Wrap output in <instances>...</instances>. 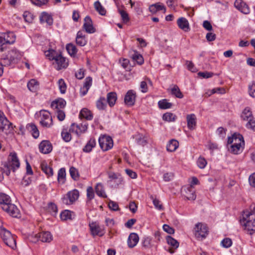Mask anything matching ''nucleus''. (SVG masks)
Masks as SVG:
<instances>
[{"instance_id":"obj_1","label":"nucleus","mask_w":255,"mask_h":255,"mask_svg":"<svg viewBox=\"0 0 255 255\" xmlns=\"http://www.w3.org/2000/svg\"><path fill=\"white\" fill-rule=\"evenodd\" d=\"M242 222L245 229L252 235L255 232V203L250 205L249 210L243 212Z\"/></svg>"},{"instance_id":"obj_2","label":"nucleus","mask_w":255,"mask_h":255,"mask_svg":"<svg viewBox=\"0 0 255 255\" xmlns=\"http://www.w3.org/2000/svg\"><path fill=\"white\" fill-rule=\"evenodd\" d=\"M45 55L49 57L50 60H55L56 64V69L59 70L62 68H66L68 66V63L65 58L61 54H59L54 50H49L45 52Z\"/></svg>"},{"instance_id":"obj_3","label":"nucleus","mask_w":255,"mask_h":255,"mask_svg":"<svg viewBox=\"0 0 255 255\" xmlns=\"http://www.w3.org/2000/svg\"><path fill=\"white\" fill-rule=\"evenodd\" d=\"M15 36L12 32H7L0 34V51L2 52L7 48V44L13 43Z\"/></svg>"},{"instance_id":"obj_4","label":"nucleus","mask_w":255,"mask_h":255,"mask_svg":"<svg viewBox=\"0 0 255 255\" xmlns=\"http://www.w3.org/2000/svg\"><path fill=\"white\" fill-rule=\"evenodd\" d=\"M0 235L3 241L7 246L12 249L16 247V241L11 233L5 229H1Z\"/></svg>"},{"instance_id":"obj_5","label":"nucleus","mask_w":255,"mask_h":255,"mask_svg":"<svg viewBox=\"0 0 255 255\" xmlns=\"http://www.w3.org/2000/svg\"><path fill=\"white\" fill-rule=\"evenodd\" d=\"M0 130L7 134L13 130L12 124L5 117L3 113L0 111Z\"/></svg>"},{"instance_id":"obj_6","label":"nucleus","mask_w":255,"mask_h":255,"mask_svg":"<svg viewBox=\"0 0 255 255\" xmlns=\"http://www.w3.org/2000/svg\"><path fill=\"white\" fill-rule=\"evenodd\" d=\"M79 192L77 189L69 191L61 199L63 204L70 205L73 204L79 198Z\"/></svg>"},{"instance_id":"obj_7","label":"nucleus","mask_w":255,"mask_h":255,"mask_svg":"<svg viewBox=\"0 0 255 255\" xmlns=\"http://www.w3.org/2000/svg\"><path fill=\"white\" fill-rule=\"evenodd\" d=\"M194 235L198 240L205 239L208 235V227L206 224L198 223L194 228Z\"/></svg>"},{"instance_id":"obj_8","label":"nucleus","mask_w":255,"mask_h":255,"mask_svg":"<svg viewBox=\"0 0 255 255\" xmlns=\"http://www.w3.org/2000/svg\"><path fill=\"white\" fill-rule=\"evenodd\" d=\"M99 143L101 148L103 151H107L113 146V140L111 136L101 135L99 138Z\"/></svg>"},{"instance_id":"obj_9","label":"nucleus","mask_w":255,"mask_h":255,"mask_svg":"<svg viewBox=\"0 0 255 255\" xmlns=\"http://www.w3.org/2000/svg\"><path fill=\"white\" fill-rule=\"evenodd\" d=\"M33 236L29 237V240L32 242H36L40 240L42 242H50L52 240V236L49 232H42L35 234L34 238L32 239Z\"/></svg>"},{"instance_id":"obj_10","label":"nucleus","mask_w":255,"mask_h":255,"mask_svg":"<svg viewBox=\"0 0 255 255\" xmlns=\"http://www.w3.org/2000/svg\"><path fill=\"white\" fill-rule=\"evenodd\" d=\"M41 117L40 124L43 127L50 128L53 125L52 117L48 112L41 111L40 112Z\"/></svg>"},{"instance_id":"obj_11","label":"nucleus","mask_w":255,"mask_h":255,"mask_svg":"<svg viewBox=\"0 0 255 255\" xmlns=\"http://www.w3.org/2000/svg\"><path fill=\"white\" fill-rule=\"evenodd\" d=\"M88 126V124L87 123H82L80 125L73 123L70 126L69 131L74 132L79 136L87 131Z\"/></svg>"},{"instance_id":"obj_12","label":"nucleus","mask_w":255,"mask_h":255,"mask_svg":"<svg viewBox=\"0 0 255 255\" xmlns=\"http://www.w3.org/2000/svg\"><path fill=\"white\" fill-rule=\"evenodd\" d=\"M2 209L9 215L14 218H18L20 215V211L17 207L11 203L3 205Z\"/></svg>"},{"instance_id":"obj_13","label":"nucleus","mask_w":255,"mask_h":255,"mask_svg":"<svg viewBox=\"0 0 255 255\" xmlns=\"http://www.w3.org/2000/svg\"><path fill=\"white\" fill-rule=\"evenodd\" d=\"M4 163H9L10 165V171L11 169L13 172L15 171L16 169L19 167L20 162L17 156V154L15 152H11L10 153L7 162H4Z\"/></svg>"},{"instance_id":"obj_14","label":"nucleus","mask_w":255,"mask_h":255,"mask_svg":"<svg viewBox=\"0 0 255 255\" xmlns=\"http://www.w3.org/2000/svg\"><path fill=\"white\" fill-rule=\"evenodd\" d=\"M52 149V145L49 140H42L39 144V151L43 154L49 153Z\"/></svg>"},{"instance_id":"obj_15","label":"nucleus","mask_w":255,"mask_h":255,"mask_svg":"<svg viewBox=\"0 0 255 255\" xmlns=\"http://www.w3.org/2000/svg\"><path fill=\"white\" fill-rule=\"evenodd\" d=\"M228 144L233 143H240L241 145H245V141L243 135L239 133H234L232 136L228 138Z\"/></svg>"},{"instance_id":"obj_16","label":"nucleus","mask_w":255,"mask_h":255,"mask_svg":"<svg viewBox=\"0 0 255 255\" xmlns=\"http://www.w3.org/2000/svg\"><path fill=\"white\" fill-rule=\"evenodd\" d=\"M91 234L93 236H103L104 234V231L98 224L96 223H92L89 225Z\"/></svg>"},{"instance_id":"obj_17","label":"nucleus","mask_w":255,"mask_h":255,"mask_svg":"<svg viewBox=\"0 0 255 255\" xmlns=\"http://www.w3.org/2000/svg\"><path fill=\"white\" fill-rule=\"evenodd\" d=\"M83 28L86 32L88 33H93L95 32L96 29L94 27L93 22L90 16H87L84 18V23Z\"/></svg>"},{"instance_id":"obj_18","label":"nucleus","mask_w":255,"mask_h":255,"mask_svg":"<svg viewBox=\"0 0 255 255\" xmlns=\"http://www.w3.org/2000/svg\"><path fill=\"white\" fill-rule=\"evenodd\" d=\"M66 104V102L64 99L61 98H58L51 103L50 106L54 110H61L63 109Z\"/></svg>"},{"instance_id":"obj_19","label":"nucleus","mask_w":255,"mask_h":255,"mask_svg":"<svg viewBox=\"0 0 255 255\" xmlns=\"http://www.w3.org/2000/svg\"><path fill=\"white\" fill-rule=\"evenodd\" d=\"M177 24L181 29L185 32H187L190 29L188 21L185 17L179 18L177 20Z\"/></svg>"},{"instance_id":"obj_20","label":"nucleus","mask_w":255,"mask_h":255,"mask_svg":"<svg viewBox=\"0 0 255 255\" xmlns=\"http://www.w3.org/2000/svg\"><path fill=\"white\" fill-rule=\"evenodd\" d=\"M8 55L10 58V60L13 61V62L14 63H17L22 56V53L15 49H12L9 51Z\"/></svg>"},{"instance_id":"obj_21","label":"nucleus","mask_w":255,"mask_h":255,"mask_svg":"<svg viewBox=\"0 0 255 255\" xmlns=\"http://www.w3.org/2000/svg\"><path fill=\"white\" fill-rule=\"evenodd\" d=\"M139 241V237L136 233H130L128 239V245L129 248H132L134 247Z\"/></svg>"},{"instance_id":"obj_22","label":"nucleus","mask_w":255,"mask_h":255,"mask_svg":"<svg viewBox=\"0 0 255 255\" xmlns=\"http://www.w3.org/2000/svg\"><path fill=\"white\" fill-rule=\"evenodd\" d=\"M92 84V78L91 77H87L85 80L84 85L80 89V94L83 95H86Z\"/></svg>"},{"instance_id":"obj_23","label":"nucleus","mask_w":255,"mask_h":255,"mask_svg":"<svg viewBox=\"0 0 255 255\" xmlns=\"http://www.w3.org/2000/svg\"><path fill=\"white\" fill-rule=\"evenodd\" d=\"M244 146L241 145L240 143H233L229 147V150L234 154L240 153L243 150Z\"/></svg>"},{"instance_id":"obj_24","label":"nucleus","mask_w":255,"mask_h":255,"mask_svg":"<svg viewBox=\"0 0 255 255\" xmlns=\"http://www.w3.org/2000/svg\"><path fill=\"white\" fill-rule=\"evenodd\" d=\"M187 127L190 129H193L196 126V117L193 114H190L187 116Z\"/></svg>"},{"instance_id":"obj_25","label":"nucleus","mask_w":255,"mask_h":255,"mask_svg":"<svg viewBox=\"0 0 255 255\" xmlns=\"http://www.w3.org/2000/svg\"><path fill=\"white\" fill-rule=\"evenodd\" d=\"M76 42L77 45L80 46H84L87 43L85 35L81 31H79L77 33Z\"/></svg>"},{"instance_id":"obj_26","label":"nucleus","mask_w":255,"mask_h":255,"mask_svg":"<svg viewBox=\"0 0 255 255\" xmlns=\"http://www.w3.org/2000/svg\"><path fill=\"white\" fill-rule=\"evenodd\" d=\"M95 189L98 196L103 198H107L108 196L105 192L104 187L101 183H97L95 187Z\"/></svg>"},{"instance_id":"obj_27","label":"nucleus","mask_w":255,"mask_h":255,"mask_svg":"<svg viewBox=\"0 0 255 255\" xmlns=\"http://www.w3.org/2000/svg\"><path fill=\"white\" fill-rule=\"evenodd\" d=\"M96 139L93 137L91 138L87 142L85 146L83 147V152L86 153L90 152L92 150V149L96 146Z\"/></svg>"},{"instance_id":"obj_28","label":"nucleus","mask_w":255,"mask_h":255,"mask_svg":"<svg viewBox=\"0 0 255 255\" xmlns=\"http://www.w3.org/2000/svg\"><path fill=\"white\" fill-rule=\"evenodd\" d=\"M2 165L3 167H0V181L3 179V174H5L7 176L10 174V165L9 163H3Z\"/></svg>"},{"instance_id":"obj_29","label":"nucleus","mask_w":255,"mask_h":255,"mask_svg":"<svg viewBox=\"0 0 255 255\" xmlns=\"http://www.w3.org/2000/svg\"><path fill=\"white\" fill-rule=\"evenodd\" d=\"M26 128L28 129V130L31 133L33 137L34 138H37L39 136V130L37 127L34 124H28L26 126Z\"/></svg>"},{"instance_id":"obj_30","label":"nucleus","mask_w":255,"mask_h":255,"mask_svg":"<svg viewBox=\"0 0 255 255\" xmlns=\"http://www.w3.org/2000/svg\"><path fill=\"white\" fill-rule=\"evenodd\" d=\"M80 118H83L87 120H92L93 118V115L92 112L87 108L82 109L79 114Z\"/></svg>"},{"instance_id":"obj_31","label":"nucleus","mask_w":255,"mask_h":255,"mask_svg":"<svg viewBox=\"0 0 255 255\" xmlns=\"http://www.w3.org/2000/svg\"><path fill=\"white\" fill-rule=\"evenodd\" d=\"M149 10L152 13H155L159 10H164V12H165L166 8L164 5L158 2L150 5Z\"/></svg>"},{"instance_id":"obj_32","label":"nucleus","mask_w":255,"mask_h":255,"mask_svg":"<svg viewBox=\"0 0 255 255\" xmlns=\"http://www.w3.org/2000/svg\"><path fill=\"white\" fill-rule=\"evenodd\" d=\"M226 93V89L224 88L217 87L211 90H208L206 94L208 96H211L213 94L223 95Z\"/></svg>"},{"instance_id":"obj_33","label":"nucleus","mask_w":255,"mask_h":255,"mask_svg":"<svg viewBox=\"0 0 255 255\" xmlns=\"http://www.w3.org/2000/svg\"><path fill=\"white\" fill-rule=\"evenodd\" d=\"M241 119L244 121H249L253 118L252 112L249 107H246L242 112L241 115Z\"/></svg>"},{"instance_id":"obj_34","label":"nucleus","mask_w":255,"mask_h":255,"mask_svg":"<svg viewBox=\"0 0 255 255\" xmlns=\"http://www.w3.org/2000/svg\"><path fill=\"white\" fill-rule=\"evenodd\" d=\"M243 4V10L244 14H248L250 12V9L248 5L242 0H236L234 2V5L236 8L238 9Z\"/></svg>"},{"instance_id":"obj_35","label":"nucleus","mask_w":255,"mask_h":255,"mask_svg":"<svg viewBox=\"0 0 255 255\" xmlns=\"http://www.w3.org/2000/svg\"><path fill=\"white\" fill-rule=\"evenodd\" d=\"M179 143L175 139H171L167 143L166 145L167 150L170 152L174 151L178 147Z\"/></svg>"},{"instance_id":"obj_36","label":"nucleus","mask_w":255,"mask_h":255,"mask_svg":"<svg viewBox=\"0 0 255 255\" xmlns=\"http://www.w3.org/2000/svg\"><path fill=\"white\" fill-rule=\"evenodd\" d=\"M131 58L133 61H135L139 65H142L144 63V59L142 56L136 51H133V54H132Z\"/></svg>"},{"instance_id":"obj_37","label":"nucleus","mask_w":255,"mask_h":255,"mask_svg":"<svg viewBox=\"0 0 255 255\" xmlns=\"http://www.w3.org/2000/svg\"><path fill=\"white\" fill-rule=\"evenodd\" d=\"M40 20L42 22H46L49 25H51L53 24L52 17L45 12L42 13Z\"/></svg>"},{"instance_id":"obj_38","label":"nucleus","mask_w":255,"mask_h":255,"mask_svg":"<svg viewBox=\"0 0 255 255\" xmlns=\"http://www.w3.org/2000/svg\"><path fill=\"white\" fill-rule=\"evenodd\" d=\"M27 86L30 91L35 92L38 89L39 84L35 79H31L27 83Z\"/></svg>"},{"instance_id":"obj_39","label":"nucleus","mask_w":255,"mask_h":255,"mask_svg":"<svg viewBox=\"0 0 255 255\" xmlns=\"http://www.w3.org/2000/svg\"><path fill=\"white\" fill-rule=\"evenodd\" d=\"M185 196L189 200H195L196 198L195 191L191 187L186 189Z\"/></svg>"},{"instance_id":"obj_40","label":"nucleus","mask_w":255,"mask_h":255,"mask_svg":"<svg viewBox=\"0 0 255 255\" xmlns=\"http://www.w3.org/2000/svg\"><path fill=\"white\" fill-rule=\"evenodd\" d=\"M11 202V199L10 197L3 193H0V204L1 206V208L3 205L5 204H8Z\"/></svg>"},{"instance_id":"obj_41","label":"nucleus","mask_w":255,"mask_h":255,"mask_svg":"<svg viewBox=\"0 0 255 255\" xmlns=\"http://www.w3.org/2000/svg\"><path fill=\"white\" fill-rule=\"evenodd\" d=\"M96 107L99 110H104L107 107V101L105 97H101L97 101Z\"/></svg>"},{"instance_id":"obj_42","label":"nucleus","mask_w":255,"mask_h":255,"mask_svg":"<svg viewBox=\"0 0 255 255\" xmlns=\"http://www.w3.org/2000/svg\"><path fill=\"white\" fill-rule=\"evenodd\" d=\"M109 178L110 180L109 182L112 183L113 181H114L115 180H117V182L119 183H122L123 182V179L120 174H116L115 173H112L109 175Z\"/></svg>"},{"instance_id":"obj_43","label":"nucleus","mask_w":255,"mask_h":255,"mask_svg":"<svg viewBox=\"0 0 255 255\" xmlns=\"http://www.w3.org/2000/svg\"><path fill=\"white\" fill-rule=\"evenodd\" d=\"M94 7L95 9L102 15H105L106 13V10L102 5L99 1H96L94 3Z\"/></svg>"},{"instance_id":"obj_44","label":"nucleus","mask_w":255,"mask_h":255,"mask_svg":"<svg viewBox=\"0 0 255 255\" xmlns=\"http://www.w3.org/2000/svg\"><path fill=\"white\" fill-rule=\"evenodd\" d=\"M169 94L174 96H181L182 94L179 87L176 85H172L168 89Z\"/></svg>"},{"instance_id":"obj_45","label":"nucleus","mask_w":255,"mask_h":255,"mask_svg":"<svg viewBox=\"0 0 255 255\" xmlns=\"http://www.w3.org/2000/svg\"><path fill=\"white\" fill-rule=\"evenodd\" d=\"M158 105L160 109H169L172 106V104L168 102L167 99H163L159 101Z\"/></svg>"},{"instance_id":"obj_46","label":"nucleus","mask_w":255,"mask_h":255,"mask_svg":"<svg viewBox=\"0 0 255 255\" xmlns=\"http://www.w3.org/2000/svg\"><path fill=\"white\" fill-rule=\"evenodd\" d=\"M73 212H71L69 210H65L62 211L60 215V218L62 220L66 221L67 220H71L72 218V214Z\"/></svg>"},{"instance_id":"obj_47","label":"nucleus","mask_w":255,"mask_h":255,"mask_svg":"<svg viewBox=\"0 0 255 255\" xmlns=\"http://www.w3.org/2000/svg\"><path fill=\"white\" fill-rule=\"evenodd\" d=\"M133 138H135V141L138 145L144 146L147 143L144 136L142 134H138L137 135H135L133 136Z\"/></svg>"},{"instance_id":"obj_48","label":"nucleus","mask_w":255,"mask_h":255,"mask_svg":"<svg viewBox=\"0 0 255 255\" xmlns=\"http://www.w3.org/2000/svg\"><path fill=\"white\" fill-rule=\"evenodd\" d=\"M66 49L68 52V53L72 56L74 57L77 52V48L74 44L72 43L67 44L66 45Z\"/></svg>"},{"instance_id":"obj_49","label":"nucleus","mask_w":255,"mask_h":255,"mask_svg":"<svg viewBox=\"0 0 255 255\" xmlns=\"http://www.w3.org/2000/svg\"><path fill=\"white\" fill-rule=\"evenodd\" d=\"M66 178V170L64 168H60L58 172L57 179L59 182H61L62 183L65 182Z\"/></svg>"},{"instance_id":"obj_50","label":"nucleus","mask_w":255,"mask_h":255,"mask_svg":"<svg viewBox=\"0 0 255 255\" xmlns=\"http://www.w3.org/2000/svg\"><path fill=\"white\" fill-rule=\"evenodd\" d=\"M41 168L42 171L47 175L52 176L53 174V169L50 166H48L45 163L41 164Z\"/></svg>"},{"instance_id":"obj_51","label":"nucleus","mask_w":255,"mask_h":255,"mask_svg":"<svg viewBox=\"0 0 255 255\" xmlns=\"http://www.w3.org/2000/svg\"><path fill=\"white\" fill-rule=\"evenodd\" d=\"M69 172L71 178L77 181L79 179V174L78 170L74 167H71L69 169Z\"/></svg>"},{"instance_id":"obj_52","label":"nucleus","mask_w":255,"mask_h":255,"mask_svg":"<svg viewBox=\"0 0 255 255\" xmlns=\"http://www.w3.org/2000/svg\"><path fill=\"white\" fill-rule=\"evenodd\" d=\"M48 211L53 216L55 217L58 212L57 207L56 204L53 203H50L48 206Z\"/></svg>"},{"instance_id":"obj_53","label":"nucleus","mask_w":255,"mask_h":255,"mask_svg":"<svg viewBox=\"0 0 255 255\" xmlns=\"http://www.w3.org/2000/svg\"><path fill=\"white\" fill-rule=\"evenodd\" d=\"M176 116L171 113H166L163 115V120L167 122H173L176 119Z\"/></svg>"},{"instance_id":"obj_54","label":"nucleus","mask_w":255,"mask_h":255,"mask_svg":"<svg viewBox=\"0 0 255 255\" xmlns=\"http://www.w3.org/2000/svg\"><path fill=\"white\" fill-rule=\"evenodd\" d=\"M120 63L121 66L127 71H130L131 67L129 65V60L128 59L123 58L120 60Z\"/></svg>"},{"instance_id":"obj_55","label":"nucleus","mask_w":255,"mask_h":255,"mask_svg":"<svg viewBox=\"0 0 255 255\" xmlns=\"http://www.w3.org/2000/svg\"><path fill=\"white\" fill-rule=\"evenodd\" d=\"M166 241L169 245L175 249L179 247V243L177 242V241L171 236H167L166 238Z\"/></svg>"},{"instance_id":"obj_56","label":"nucleus","mask_w":255,"mask_h":255,"mask_svg":"<svg viewBox=\"0 0 255 255\" xmlns=\"http://www.w3.org/2000/svg\"><path fill=\"white\" fill-rule=\"evenodd\" d=\"M61 136L62 139L65 142H69L71 139V135L70 133L67 131V129H63L61 132Z\"/></svg>"},{"instance_id":"obj_57","label":"nucleus","mask_w":255,"mask_h":255,"mask_svg":"<svg viewBox=\"0 0 255 255\" xmlns=\"http://www.w3.org/2000/svg\"><path fill=\"white\" fill-rule=\"evenodd\" d=\"M146 80L147 81H143L141 82L140 84V89L141 91L143 93H145L147 92V82L150 84L151 83V81L149 79L147 78Z\"/></svg>"},{"instance_id":"obj_58","label":"nucleus","mask_w":255,"mask_h":255,"mask_svg":"<svg viewBox=\"0 0 255 255\" xmlns=\"http://www.w3.org/2000/svg\"><path fill=\"white\" fill-rule=\"evenodd\" d=\"M118 11L121 16L123 22L125 23L128 22L129 20L128 13L124 9L120 8L118 9Z\"/></svg>"},{"instance_id":"obj_59","label":"nucleus","mask_w":255,"mask_h":255,"mask_svg":"<svg viewBox=\"0 0 255 255\" xmlns=\"http://www.w3.org/2000/svg\"><path fill=\"white\" fill-rule=\"evenodd\" d=\"M207 163V162L205 158L201 156L198 158L197 161L198 166L201 169L204 168L206 167Z\"/></svg>"},{"instance_id":"obj_60","label":"nucleus","mask_w":255,"mask_h":255,"mask_svg":"<svg viewBox=\"0 0 255 255\" xmlns=\"http://www.w3.org/2000/svg\"><path fill=\"white\" fill-rule=\"evenodd\" d=\"M0 63L2 64V67L3 66H9L11 64L14 63L13 61L10 60V58L8 55H6L5 57L1 58V61Z\"/></svg>"},{"instance_id":"obj_61","label":"nucleus","mask_w":255,"mask_h":255,"mask_svg":"<svg viewBox=\"0 0 255 255\" xmlns=\"http://www.w3.org/2000/svg\"><path fill=\"white\" fill-rule=\"evenodd\" d=\"M87 197L89 200H91L94 198V191L92 186H89L87 188Z\"/></svg>"},{"instance_id":"obj_62","label":"nucleus","mask_w":255,"mask_h":255,"mask_svg":"<svg viewBox=\"0 0 255 255\" xmlns=\"http://www.w3.org/2000/svg\"><path fill=\"white\" fill-rule=\"evenodd\" d=\"M150 199L152 200L153 204L156 209L159 210H163L162 205L160 204V201L158 199L154 198L152 195L150 196Z\"/></svg>"},{"instance_id":"obj_63","label":"nucleus","mask_w":255,"mask_h":255,"mask_svg":"<svg viewBox=\"0 0 255 255\" xmlns=\"http://www.w3.org/2000/svg\"><path fill=\"white\" fill-rule=\"evenodd\" d=\"M222 246L226 248H230L232 245V241L231 239L226 238L224 239L221 242Z\"/></svg>"},{"instance_id":"obj_64","label":"nucleus","mask_w":255,"mask_h":255,"mask_svg":"<svg viewBox=\"0 0 255 255\" xmlns=\"http://www.w3.org/2000/svg\"><path fill=\"white\" fill-rule=\"evenodd\" d=\"M246 127L247 128L255 131V120L254 118L248 121Z\"/></svg>"}]
</instances>
